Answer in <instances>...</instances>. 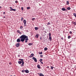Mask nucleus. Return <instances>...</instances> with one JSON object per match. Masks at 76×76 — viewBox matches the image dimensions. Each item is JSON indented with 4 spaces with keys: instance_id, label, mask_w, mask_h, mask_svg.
<instances>
[{
    "instance_id": "nucleus-1",
    "label": "nucleus",
    "mask_w": 76,
    "mask_h": 76,
    "mask_svg": "<svg viewBox=\"0 0 76 76\" xmlns=\"http://www.w3.org/2000/svg\"><path fill=\"white\" fill-rule=\"evenodd\" d=\"M20 38H21V41L22 42H23L25 40V42L26 43L27 42V41H28V36H26L25 35H21L20 37Z\"/></svg>"
},
{
    "instance_id": "nucleus-2",
    "label": "nucleus",
    "mask_w": 76,
    "mask_h": 76,
    "mask_svg": "<svg viewBox=\"0 0 76 76\" xmlns=\"http://www.w3.org/2000/svg\"><path fill=\"white\" fill-rule=\"evenodd\" d=\"M32 59L34 60V61L35 62H37V60L36 58H35V57H33L32 58Z\"/></svg>"
},
{
    "instance_id": "nucleus-3",
    "label": "nucleus",
    "mask_w": 76,
    "mask_h": 76,
    "mask_svg": "<svg viewBox=\"0 0 76 76\" xmlns=\"http://www.w3.org/2000/svg\"><path fill=\"white\" fill-rule=\"evenodd\" d=\"M21 41V38H18L17 40V42H19Z\"/></svg>"
},
{
    "instance_id": "nucleus-4",
    "label": "nucleus",
    "mask_w": 76,
    "mask_h": 76,
    "mask_svg": "<svg viewBox=\"0 0 76 76\" xmlns=\"http://www.w3.org/2000/svg\"><path fill=\"white\" fill-rule=\"evenodd\" d=\"M20 45V44L19 43H17L16 44L15 46L17 47H19Z\"/></svg>"
},
{
    "instance_id": "nucleus-5",
    "label": "nucleus",
    "mask_w": 76,
    "mask_h": 76,
    "mask_svg": "<svg viewBox=\"0 0 76 76\" xmlns=\"http://www.w3.org/2000/svg\"><path fill=\"white\" fill-rule=\"evenodd\" d=\"M10 10V11H15L16 10V9H13V8L12 9Z\"/></svg>"
},
{
    "instance_id": "nucleus-6",
    "label": "nucleus",
    "mask_w": 76,
    "mask_h": 76,
    "mask_svg": "<svg viewBox=\"0 0 76 76\" xmlns=\"http://www.w3.org/2000/svg\"><path fill=\"white\" fill-rule=\"evenodd\" d=\"M34 53H32L31 54V55L29 56V57L31 58V57H32L34 56Z\"/></svg>"
},
{
    "instance_id": "nucleus-7",
    "label": "nucleus",
    "mask_w": 76,
    "mask_h": 76,
    "mask_svg": "<svg viewBox=\"0 0 76 76\" xmlns=\"http://www.w3.org/2000/svg\"><path fill=\"white\" fill-rule=\"evenodd\" d=\"M35 37L36 38H38V37H39V34H37L36 35Z\"/></svg>"
},
{
    "instance_id": "nucleus-8",
    "label": "nucleus",
    "mask_w": 76,
    "mask_h": 76,
    "mask_svg": "<svg viewBox=\"0 0 76 76\" xmlns=\"http://www.w3.org/2000/svg\"><path fill=\"white\" fill-rule=\"evenodd\" d=\"M48 39H50V41H51V40H52V37H51V36H49V38Z\"/></svg>"
},
{
    "instance_id": "nucleus-9",
    "label": "nucleus",
    "mask_w": 76,
    "mask_h": 76,
    "mask_svg": "<svg viewBox=\"0 0 76 76\" xmlns=\"http://www.w3.org/2000/svg\"><path fill=\"white\" fill-rule=\"evenodd\" d=\"M23 64H24V61L22 62V64H21V67H23Z\"/></svg>"
},
{
    "instance_id": "nucleus-10",
    "label": "nucleus",
    "mask_w": 76,
    "mask_h": 76,
    "mask_svg": "<svg viewBox=\"0 0 76 76\" xmlns=\"http://www.w3.org/2000/svg\"><path fill=\"white\" fill-rule=\"evenodd\" d=\"M37 68L38 69H41V66H40V65L39 64L37 65Z\"/></svg>"
},
{
    "instance_id": "nucleus-11",
    "label": "nucleus",
    "mask_w": 76,
    "mask_h": 76,
    "mask_svg": "<svg viewBox=\"0 0 76 76\" xmlns=\"http://www.w3.org/2000/svg\"><path fill=\"white\" fill-rule=\"evenodd\" d=\"M23 22L24 23V24H26V20H24L23 21Z\"/></svg>"
},
{
    "instance_id": "nucleus-12",
    "label": "nucleus",
    "mask_w": 76,
    "mask_h": 76,
    "mask_svg": "<svg viewBox=\"0 0 76 76\" xmlns=\"http://www.w3.org/2000/svg\"><path fill=\"white\" fill-rule=\"evenodd\" d=\"M25 72H26V73H29V71L28 70L26 69L25 70Z\"/></svg>"
},
{
    "instance_id": "nucleus-13",
    "label": "nucleus",
    "mask_w": 76,
    "mask_h": 76,
    "mask_svg": "<svg viewBox=\"0 0 76 76\" xmlns=\"http://www.w3.org/2000/svg\"><path fill=\"white\" fill-rule=\"evenodd\" d=\"M61 10L63 11H65V10H66V9H65V8L63 7L62 8Z\"/></svg>"
},
{
    "instance_id": "nucleus-14",
    "label": "nucleus",
    "mask_w": 76,
    "mask_h": 76,
    "mask_svg": "<svg viewBox=\"0 0 76 76\" xmlns=\"http://www.w3.org/2000/svg\"><path fill=\"white\" fill-rule=\"evenodd\" d=\"M18 63L20 64H22V61H18Z\"/></svg>"
},
{
    "instance_id": "nucleus-15",
    "label": "nucleus",
    "mask_w": 76,
    "mask_h": 76,
    "mask_svg": "<svg viewBox=\"0 0 76 76\" xmlns=\"http://www.w3.org/2000/svg\"><path fill=\"white\" fill-rule=\"evenodd\" d=\"M18 60L20 61H22V62H23V61H23V59H20Z\"/></svg>"
},
{
    "instance_id": "nucleus-16",
    "label": "nucleus",
    "mask_w": 76,
    "mask_h": 76,
    "mask_svg": "<svg viewBox=\"0 0 76 76\" xmlns=\"http://www.w3.org/2000/svg\"><path fill=\"white\" fill-rule=\"evenodd\" d=\"M34 29L36 31H37L38 29V28L37 27H35Z\"/></svg>"
},
{
    "instance_id": "nucleus-17",
    "label": "nucleus",
    "mask_w": 76,
    "mask_h": 76,
    "mask_svg": "<svg viewBox=\"0 0 76 76\" xmlns=\"http://www.w3.org/2000/svg\"><path fill=\"white\" fill-rule=\"evenodd\" d=\"M28 45L30 46L32 45H33V43H28Z\"/></svg>"
},
{
    "instance_id": "nucleus-18",
    "label": "nucleus",
    "mask_w": 76,
    "mask_h": 76,
    "mask_svg": "<svg viewBox=\"0 0 76 76\" xmlns=\"http://www.w3.org/2000/svg\"><path fill=\"white\" fill-rule=\"evenodd\" d=\"M39 76H44V75L42 74V73H40L39 74Z\"/></svg>"
},
{
    "instance_id": "nucleus-19",
    "label": "nucleus",
    "mask_w": 76,
    "mask_h": 76,
    "mask_svg": "<svg viewBox=\"0 0 76 76\" xmlns=\"http://www.w3.org/2000/svg\"><path fill=\"white\" fill-rule=\"evenodd\" d=\"M31 9V7H27V9L28 10H29V9Z\"/></svg>"
},
{
    "instance_id": "nucleus-20",
    "label": "nucleus",
    "mask_w": 76,
    "mask_h": 76,
    "mask_svg": "<svg viewBox=\"0 0 76 76\" xmlns=\"http://www.w3.org/2000/svg\"><path fill=\"white\" fill-rule=\"evenodd\" d=\"M48 48H47V47H46V48H44V50L45 51H47V50H48Z\"/></svg>"
},
{
    "instance_id": "nucleus-21",
    "label": "nucleus",
    "mask_w": 76,
    "mask_h": 76,
    "mask_svg": "<svg viewBox=\"0 0 76 76\" xmlns=\"http://www.w3.org/2000/svg\"><path fill=\"white\" fill-rule=\"evenodd\" d=\"M66 4L67 5H69V1H66Z\"/></svg>"
},
{
    "instance_id": "nucleus-22",
    "label": "nucleus",
    "mask_w": 76,
    "mask_h": 76,
    "mask_svg": "<svg viewBox=\"0 0 76 76\" xmlns=\"http://www.w3.org/2000/svg\"><path fill=\"white\" fill-rule=\"evenodd\" d=\"M49 37H51V33H49Z\"/></svg>"
},
{
    "instance_id": "nucleus-23",
    "label": "nucleus",
    "mask_w": 76,
    "mask_h": 76,
    "mask_svg": "<svg viewBox=\"0 0 76 76\" xmlns=\"http://www.w3.org/2000/svg\"><path fill=\"white\" fill-rule=\"evenodd\" d=\"M20 29H23V26H21L20 28Z\"/></svg>"
},
{
    "instance_id": "nucleus-24",
    "label": "nucleus",
    "mask_w": 76,
    "mask_h": 76,
    "mask_svg": "<svg viewBox=\"0 0 76 76\" xmlns=\"http://www.w3.org/2000/svg\"><path fill=\"white\" fill-rule=\"evenodd\" d=\"M67 10H70V7H68L67 8Z\"/></svg>"
},
{
    "instance_id": "nucleus-25",
    "label": "nucleus",
    "mask_w": 76,
    "mask_h": 76,
    "mask_svg": "<svg viewBox=\"0 0 76 76\" xmlns=\"http://www.w3.org/2000/svg\"><path fill=\"white\" fill-rule=\"evenodd\" d=\"M73 15L75 18H76V14L75 13H73Z\"/></svg>"
},
{
    "instance_id": "nucleus-26",
    "label": "nucleus",
    "mask_w": 76,
    "mask_h": 76,
    "mask_svg": "<svg viewBox=\"0 0 76 76\" xmlns=\"http://www.w3.org/2000/svg\"><path fill=\"white\" fill-rule=\"evenodd\" d=\"M39 54H40H40H42V52H41L40 53L39 52Z\"/></svg>"
},
{
    "instance_id": "nucleus-27",
    "label": "nucleus",
    "mask_w": 76,
    "mask_h": 76,
    "mask_svg": "<svg viewBox=\"0 0 76 76\" xmlns=\"http://www.w3.org/2000/svg\"><path fill=\"white\" fill-rule=\"evenodd\" d=\"M53 68H54V67L52 66H51V70H53Z\"/></svg>"
},
{
    "instance_id": "nucleus-28",
    "label": "nucleus",
    "mask_w": 76,
    "mask_h": 76,
    "mask_svg": "<svg viewBox=\"0 0 76 76\" xmlns=\"http://www.w3.org/2000/svg\"><path fill=\"white\" fill-rule=\"evenodd\" d=\"M42 61V59H40L39 60V61L40 62H41Z\"/></svg>"
},
{
    "instance_id": "nucleus-29",
    "label": "nucleus",
    "mask_w": 76,
    "mask_h": 76,
    "mask_svg": "<svg viewBox=\"0 0 76 76\" xmlns=\"http://www.w3.org/2000/svg\"><path fill=\"white\" fill-rule=\"evenodd\" d=\"M71 37L70 36H69L68 37V39H70V38H71Z\"/></svg>"
},
{
    "instance_id": "nucleus-30",
    "label": "nucleus",
    "mask_w": 76,
    "mask_h": 76,
    "mask_svg": "<svg viewBox=\"0 0 76 76\" xmlns=\"http://www.w3.org/2000/svg\"><path fill=\"white\" fill-rule=\"evenodd\" d=\"M25 72V70H23L22 71V73H24Z\"/></svg>"
},
{
    "instance_id": "nucleus-31",
    "label": "nucleus",
    "mask_w": 76,
    "mask_h": 76,
    "mask_svg": "<svg viewBox=\"0 0 76 76\" xmlns=\"http://www.w3.org/2000/svg\"><path fill=\"white\" fill-rule=\"evenodd\" d=\"M35 18H33L32 19V20L33 21H34V20H35Z\"/></svg>"
},
{
    "instance_id": "nucleus-32",
    "label": "nucleus",
    "mask_w": 76,
    "mask_h": 76,
    "mask_svg": "<svg viewBox=\"0 0 76 76\" xmlns=\"http://www.w3.org/2000/svg\"><path fill=\"white\" fill-rule=\"evenodd\" d=\"M17 32H18V33H19V32H20V31L19 30H17Z\"/></svg>"
},
{
    "instance_id": "nucleus-33",
    "label": "nucleus",
    "mask_w": 76,
    "mask_h": 76,
    "mask_svg": "<svg viewBox=\"0 0 76 76\" xmlns=\"http://www.w3.org/2000/svg\"><path fill=\"white\" fill-rule=\"evenodd\" d=\"M21 10H22V11H23V7H21Z\"/></svg>"
},
{
    "instance_id": "nucleus-34",
    "label": "nucleus",
    "mask_w": 76,
    "mask_h": 76,
    "mask_svg": "<svg viewBox=\"0 0 76 76\" xmlns=\"http://www.w3.org/2000/svg\"><path fill=\"white\" fill-rule=\"evenodd\" d=\"M23 20V17H22L21 19V21H22Z\"/></svg>"
},
{
    "instance_id": "nucleus-35",
    "label": "nucleus",
    "mask_w": 76,
    "mask_h": 76,
    "mask_svg": "<svg viewBox=\"0 0 76 76\" xmlns=\"http://www.w3.org/2000/svg\"><path fill=\"white\" fill-rule=\"evenodd\" d=\"M48 25H49L50 24V22H48V23H47Z\"/></svg>"
},
{
    "instance_id": "nucleus-36",
    "label": "nucleus",
    "mask_w": 76,
    "mask_h": 76,
    "mask_svg": "<svg viewBox=\"0 0 76 76\" xmlns=\"http://www.w3.org/2000/svg\"><path fill=\"white\" fill-rule=\"evenodd\" d=\"M40 57H41V58H42V57H43V55H40Z\"/></svg>"
},
{
    "instance_id": "nucleus-37",
    "label": "nucleus",
    "mask_w": 76,
    "mask_h": 76,
    "mask_svg": "<svg viewBox=\"0 0 76 76\" xmlns=\"http://www.w3.org/2000/svg\"><path fill=\"white\" fill-rule=\"evenodd\" d=\"M18 1H15V3H18Z\"/></svg>"
},
{
    "instance_id": "nucleus-38",
    "label": "nucleus",
    "mask_w": 76,
    "mask_h": 76,
    "mask_svg": "<svg viewBox=\"0 0 76 76\" xmlns=\"http://www.w3.org/2000/svg\"><path fill=\"white\" fill-rule=\"evenodd\" d=\"M25 31H26V32H29V31H28V30H25Z\"/></svg>"
},
{
    "instance_id": "nucleus-39",
    "label": "nucleus",
    "mask_w": 76,
    "mask_h": 76,
    "mask_svg": "<svg viewBox=\"0 0 76 76\" xmlns=\"http://www.w3.org/2000/svg\"><path fill=\"white\" fill-rule=\"evenodd\" d=\"M69 33L70 34H72V31H69Z\"/></svg>"
},
{
    "instance_id": "nucleus-40",
    "label": "nucleus",
    "mask_w": 76,
    "mask_h": 76,
    "mask_svg": "<svg viewBox=\"0 0 76 76\" xmlns=\"http://www.w3.org/2000/svg\"><path fill=\"white\" fill-rule=\"evenodd\" d=\"M24 26H26V24H24Z\"/></svg>"
},
{
    "instance_id": "nucleus-41",
    "label": "nucleus",
    "mask_w": 76,
    "mask_h": 76,
    "mask_svg": "<svg viewBox=\"0 0 76 76\" xmlns=\"http://www.w3.org/2000/svg\"><path fill=\"white\" fill-rule=\"evenodd\" d=\"M10 9H12V7H10Z\"/></svg>"
},
{
    "instance_id": "nucleus-42",
    "label": "nucleus",
    "mask_w": 76,
    "mask_h": 76,
    "mask_svg": "<svg viewBox=\"0 0 76 76\" xmlns=\"http://www.w3.org/2000/svg\"><path fill=\"white\" fill-rule=\"evenodd\" d=\"M40 63H41V64H43V62L42 61L40 62Z\"/></svg>"
},
{
    "instance_id": "nucleus-43",
    "label": "nucleus",
    "mask_w": 76,
    "mask_h": 76,
    "mask_svg": "<svg viewBox=\"0 0 76 76\" xmlns=\"http://www.w3.org/2000/svg\"><path fill=\"white\" fill-rule=\"evenodd\" d=\"M6 13V12H3V14H4H4H5Z\"/></svg>"
},
{
    "instance_id": "nucleus-44",
    "label": "nucleus",
    "mask_w": 76,
    "mask_h": 76,
    "mask_svg": "<svg viewBox=\"0 0 76 76\" xmlns=\"http://www.w3.org/2000/svg\"><path fill=\"white\" fill-rule=\"evenodd\" d=\"M19 34H22V33L21 32H19Z\"/></svg>"
},
{
    "instance_id": "nucleus-45",
    "label": "nucleus",
    "mask_w": 76,
    "mask_h": 76,
    "mask_svg": "<svg viewBox=\"0 0 76 76\" xmlns=\"http://www.w3.org/2000/svg\"><path fill=\"white\" fill-rule=\"evenodd\" d=\"M61 39H62V40H63V37L61 38Z\"/></svg>"
},
{
    "instance_id": "nucleus-46",
    "label": "nucleus",
    "mask_w": 76,
    "mask_h": 76,
    "mask_svg": "<svg viewBox=\"0 0 76 76\" xmlns=\"http://www.w3.org/2000/svg\"><path fill=\"white\" fill-rule=\"evenodd\" d=\"M9 64H10V65H11L12 64V63H9Z\"/></svg>"
},
{
    "instance_id": "nucleus-47",
    "label": "nucleus",
    "mask_w": 76,
    "mask_h": 76,
    "mask_svg": "<svg viewBox=\"0 0 76 76\" xmlns=\"http://www.w3.org/2000/svg\"><path fill=\"white\" fill-rule=\"evenodd\" d=\"M65 11H67V9H65Z\"/></svg>"
},
{
    "instance_id": "nucleus-48",
    "label": "nucleus",
    "mask_w": 76,
    "mask_h": 76,
    "mask_svg": "<svg viewBox=\"0 0 76 76\" xmlns=\"http://www.w3.org/2000/svg\"><path fill=\"white\" fill-rule=\"evenodd\" d=\"M3 18H6V17L5 16H4L3 17Z\"/></svg>"
},
{
    "instance_id": "nucleus-49",
    "label": "nucleus",
    "mask_w": 76,
    "mask_h": 76,
    "mask_svg": "<svg viewBox=\"0 0 76 76\" xmlns=\"http://www.w3.org/2000/svg\"><path fill=\"white\" fill-rule=\"evenodd\" d=\"M40 39H41H41H42L41 38V37H40Z\"/></svg>"
},
{
    "instance_id": "nucleus-50",
    "label": "nucleus",
    "mask_w": 76,
    "mask_h": 76,
    "mask_svg": "<svg viewBox=\"0 0 76 76\" xmlns=\"http://www.w3.org/2000/svg\"><path fill=\"white\" fill-rule=\"evenodd\" d=\"M18 57H20V55H19L18 56Z\"/></svg>"
},
{
    "instance_id": "nucleus-51",
    "label": "nucleus",
    "mask_w": 76,
    "mask_h": 76,
    "mask_svg": "<svg viewBox=\"0 0 76 76\" xmlns=\"http://www.w3.org/2000/svg\"><path fill=\"white\" fill-rule=\"evenodd\" d=\"M47 67L48 69H49V66H47Z\"/></svg>"
},
{
    "instance_id": "nucleus-52",
    "label": "nucleus",
    "mask_w": 76,
    "mask_h": 76,
    "mask_svg": "<svg viewBox=\"0 0 76 76\" xmlns=\"http://www.w3.org/2000/svg\"><path fill=\"white\" fill-rule=\"evenodd\" d=\"M1 7L0 6V9H1Z\"/></svg>"
},
{
    "instance_id": "nucleus-53",
    "label": "nucleus",
    "mask_w": 76,
    "mask_h": 76,
    "mask_svg": "<svg viewBox=\"0 0 76 76\" xmlns=\"http://www.w3.org/2000/svg\"><path fill=\"white\" fill-rule=\"evenodd\" d=\"M44 19H45V18Z\"/></svg>"
},
{
    "instance_id": "nucleus-54",
    "label": "nucleus",
    "mask_w": 76,
    "mask_h": 76,
    "mask_svg": "<svg viewBox=\"0 0 76 76\" xmlns=\"http://www.w3.org/2000/svg\"><path fill=\"white\" fill-rule=\"evenodd\" d=\"M10 76H12V75H10Z\"/></svg>"
},
{
    "instance_id": "nucleus-55",
    "label": "nucleus",
    "mask_w": 76,
    "mask_h": 76,
    "mask_svg": "<svg viewBox=\"0 0 76 76\" xmlns=\"http://www.w3.org/2000/svg\"><path fill=\"white\" fill-rule=\"evenodd\" d=\"M38 74L39 75V73H38Z\"/></svg>"
},
{
    "instance_id": "nucleus-56",
    "label": "nucleus",
    "mask_w": 76,
    "mask_h": 76,
    "mask_svg": "<svg viewBox=\"0 0 76 76\" xmlns=\"http://www.w3.org/2000/svg\"><path fill=\"white\" fill-rule=\"evenodd\" d=\"M65 37L66 38V36H65Z\"/></svg>"
}]
</instances>
